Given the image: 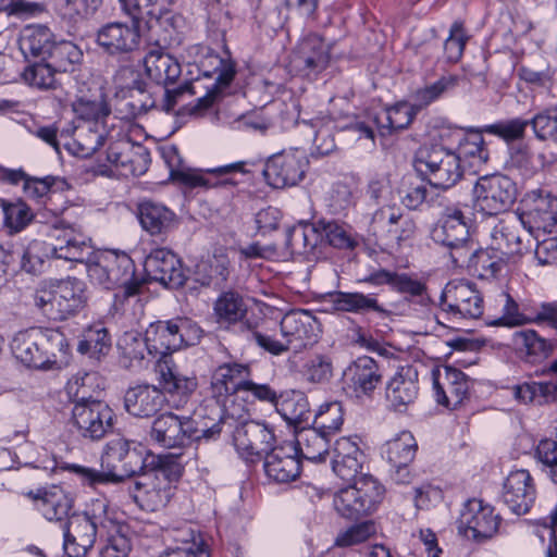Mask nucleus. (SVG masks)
Segmentation results:
<instances>
[{
  "instance_id": "obj_61",
  "label": "nucleus",
  "mask_w": 557,
  "mask_h": 557,
  "mask_svg": "<svg viewBox=\"0 0 557 557\" xmlns=\"http://www.w3.org/2000/svg\"><path fill=\"white\" fill-rule=\"evenodd\" d=\"M0 207L4 218V225L10 228V232H21L34 219L30 208L22 200L9 202L0 199Z\"/></svg>"
},
{
  "instance_id": "obj_35",
  "label": "nucleus",
  "mask_w": 557,
  "mask_h": 557,
  "mask_svg": "<svg viewBox=\"0 0 557 557\" xmlns=\"http://www.w3.org/2000/svg\"><path fill=\"white\" fill-rule=\"evenodd\" d=\"M165 401L164 393L149 384L129 387L124 396V406L134 417L148 418L162 409Z\"/></svg>"
},
{
  "instance_id": "obj_12",
  "label": "nucleus",
  "mask_w": 557,
  "mask_h": 557,
  "mask_svg": "<svg viewBox=\"0 0 557 557\" xmlns=\"http://www.w3.org/2000/svg\"><path fill=\"white\" fill-rule=\"evenodd\" d=\"M516 196L515 182L502 174L482 176L473 187L474 207L487 215L507 211L515 202Z\"/></svg>"
},
{
  "instance_id": "obj_40",
  "label": "nucleus",
  "mask_w": 557,
  "mask_h": 557,
  "mask_svg": "<svg viewBox=\"0 0 557 557\" xmlns=\"http://www.w3.org/2000/svg\"><path fill=\"white\" fill-rule=\"evenodd\" d=\"M141 227L152 236L164 235L175 225V213L162 203L145 200L138 206Z\"/></svg>"
},
{
  "instance_id": "obj_38",
  "label": "nucleus",
  "mask_w": 557,
  "mask_h": 557,
  "mask_svg": "<svg viewBox=\"0 0 557 557\" xmlns=\"http://www.w3.org/2000/svg\"><path fill=\"white\" fill-rule=\"evenodd\" d=\"M327 301L333 311L354 314H367L370 312L381 315L387 314V310L379 302L375 294L337 290L327 295Z\"/></svg>"
},
{
  "instance_id": "obj_14",
  "label": "nucleus",
  "mask_w": 557,
  "mask_h": 557,
  "mask_svg": "<svg viewBox=\"0 0 557 557\" xmlns=\"http://www.w3.org/2000/svg\"><path fill=\"white\" fill-rule=\"evenodd\" d=\"M208 414H197L196 417H187V425L189 428L188 435L190 444L199 440L216 438L223 426L232 429L245 414L244 405H221L207 406Z\"/></svg>"
},
{
  "instance_id": "obj_49",
  "label": "nucleus",
  "mask_w": 557,
  "mask_h": 557,
  "mask_svg": "<svg viewBox=\"0 0 557 557\" xmlns=\"http://www.w3.org/2000/svg\"><path fill=\"white\" fill-rule=\"evenodd\" d=\"M330 435L317 430L305 429L297 435V448L301 456L310 461L321 462L329 454Z\"/></svg>"
},
{
  "instance_id": "obj_4",
  "label": "nucleus",
  "mask_w": 557,
  "mask_h": 557,
  "mask_svg": "<svg viewBox=\"0 0 557 557\" xmlns=\"http://www.w3.org/2000/svg\"><path fill=\"white\" fill-rule=\"evenodd\" d=\"M10 347L14 358L26 368L49 370L57 363V351L66 347V339L58 330L30 327L16 333Z\"/></svg>"
},
{
  "instance_id": "obj_37",
  "label": "nucleus",
  "mask_w": 557,
  "mask_h": 557,
  "mask_svg": "<svg viewBox=\"0 0 557 557\" xmlns=\"http://www.w3.org/2000/svg\"><path fill=\"white\" fill-rule=\"evenodd\" d=\"M72 108L76 122L103 121L111 112L101 87L96 83L78 89Z\"/></svg>"
},
{
  "instance_id": "obj_9",
  "label": "nucleus",
  "mask_w": 557,
  "mask_h": 557,
  "mask_svg": "<svg viewBox=\"0 0 557 557\" xmlns=\"http://www.w3.org/2000/svg\"><path fill=\"white\" fill-rule=\"evenodd\" d=\"M435 244L449 249L454 262L469 256V247L474 246L470 236L469 221L459 206L446 207L431 230Z\"/></svg>"
},
{
  "instance_id": "obj_62",
  "label": "nucleus",
  "mask_w": 557,
  "mask_h": 557,
  "mask_svg": "<svg viewBox=\"0 0 557 557\" xmlns=\"http://www.w3.org/2000/svg\"><path fill=\"white\" fill-rule=\"evenodd\" d=\"M199 67L206 76L216 74V83L226 87L231 84L235 76V65L230 60H224L220 55L208 51L200 61Z\"/></svg>"
},
{
  "instance_id": "obj_56",
  "label": "nucleus",
  "mask_w": 557,
  "mask_h": 557,
  "mask_svg": "<svg viewBox=\"0 0 557 557\" xmlns=\"http://www.w3.org/2000/svg\"><path fill=\"white\" fill-rule=\"evenodd\" d=\"M119 347L122 351V361L126 368L140 367L146 355H149L146 335L143 337L136 332L125 333L119 342Z\"/></svg>"
},
{
  "instance_id": "obj_48",
  "label": "nucleus",
  "mask_w": 557,
  "mask_h": 557,
  "mask_svg": "<svg viewBox=\"0 0 557 557\" xmlns=\"http://www.w3.org/2000/svg\"><path fill=\"white\" fill-rule=\"evenodd\" d=\"M417 114L418 110L412 103L399 101L376 115L374 122L382 131L392 133L407 128Z\"/></svg>"
},
{
  "instance_id": "obj_28",
  "label": "nucleus",
  "mask_w": 557,
  "mask_h": 557,
  "mask_svg": "<svg viewBox=\"0 0 557 557\" xmlns=\"http://www.w3.org/2000/svg\"><path fill=\"white\" fill-rule=\"evenodd\" d=\"M263 468L267 476L276 483H288L296 480L301 472L297 446L290 442L275 446L267 455Z\"/></svg>"
},
{
  "instance_id": "obj_3",
  "label": "nucleus",
  "mask_w": 557,
  "mask_h": 557,
  "mask_svg": "<svg viewBox=\"0 0 557 557\" xmlns=\"http://www.w3.org/2000/svg\"><path fill=\"white\" fill-rule=\"evenodd\" d=\"M150 469L139 475L131 496L146 511L163 509L173 497L182 467L172 455L152 456Z\"/></svg>"
},
{
  "instance_id": "obj_53",
  "label": "nucleus",
  "mask_w": 557,
  "mask_h": 557,
  "mask_svg": "<svg viewBox=\"0 0 557 557\" xmlns=\"http://www.w3.org/2000/svg\"><path fill=\"white\" fill-rule=\"evenodd\" d=\"M213 312L219 323L235 324L246 314V305L239 294L225 292L214 301Z\"/></svg>"
},
{
  "instance_id": "obj_8",
  "label": "nucleus",
  "mask_w": 557,
  "mask_h": 557,
  "mask_svg": "<svg viewBox=\"0 0 557 557\" xmlns=\"http://www.w3.org/2000/svg\"><path fill=\"white\" fill-rule=\"evenodd\" d=\"M383 497V487L371 475H360L348 486L339 488L333 496L336 512L348 520H358L372 515Z\"/></svg>"
},
{
  "instance_id": "obj_59",
  "label": "nucleus",
  "mask_w": 557,
  "mask_h": 557,
  "mask_svg": "<svg viewBox=\"0 0 557 557\" xmlns=\"http://www.w3.org/2000/svg\"><path fill=\"white\" fill-rule=\"evenodd\" d=\"M58 73L59 72L51 66L47 60H41L40 62L28 65L24 70L22 77L24 82L32 87L48 90L57 87L58 82L55 75Z\"/></svg>"
},
{
  "instance_id": "obj_23",
  "label": "nucleus",
  "mask_w": 557,
  "mask_h": 557,
  "mask_svg": "<svg viewBox=\"0 0 557 557\" xmlns=\"http://www.w3.org/2000/svg\"><path fill=\"white\" fill-rule=\"evenodd\" d=\"M382 379L379 363L369 356L358 357L343 373L344 388L357 398L371 397Z\"/></svg>"
},
{
  "instance_id": "obj_41",
  "label": "nucleus",
  "mask_w": 557,
  "mask_h": 557,
  "mask_svg": "<svg viewBox=\"0 0 557 557\" xmlns=\"http://www.w3.org/2000/svg\"><path fill=\"white\" fill-rule=\"evenodd\" d=\"M144 65L149 78L164 87L174 84L182 72L178 61L160 49L150 50L144 58Z\"/></svg>"
},
{
  "instance_id": "obj_10",
  "label": "nucleus",
  "mask_w": 557,
  "mask_h": 557,
  "mask_svg": "<svg viewBox=\"0 0 557 557\" xmlns=\"http://www.w3.org/2000/svg\"><path fill=\"white\" fill-rule=\"evenodd\" d=\"M248 411L235 423L233 430V443L238 455L247 462H258L265 459L267 455L275 447L273 429L259 421L248 420Z\"/></svg>"
},
{
  "instance_id": "obj_60",
  "label": "nucleus",
  "mask_w": 557,
  "mask_h": 557,
  "mask_svg": "<svg viewBox=\"0 0 557 557\" xmlns=\"http://www.w3.org/2000/svg\"><path fill=\"white\" fill-rule=\"evenodd\" d=\"M393 290L406 295V298L421 307H429L431 298L424 282L406 273H398L394 282Z\"/></svg>"
},
{
  "instance_id": "obj_52",
  "label": "nucleus",
  "mask_w": 557,
  "mask_h": 557,
  "mask_svg": "<svg viewBox=\"0 0 557 557\" xmlns=\"http://www.w3.org/2000/svg\"><path fill=\"white\" fill-rule=\"evenodd\" d=\"M418 449L417 442L410 432H403L388 441L384 446V455L391 467L409 466Z\"/></svg>"
},
{
  "instance_id": "obj_7",
  "label": "nucleus",
  "mask_w": 557,
  "mask_h": 557,
  "mask_svg": "<svg viewBox=\"0 0 557 557\" xmlns=\"http://www.w3.org/2000/svg\"><path fill=\"white\" fill-rule=\"evenodd\" d=\"M413 165L430 185L441 189L455 186L463 174L460 156L442 145L419 148Z\"/></svg>"
},
{
  "instance_id": "obj_25",
  "label": "nucleus",
  "mask_w": 557,
  "mask_h": 557,
  "mask_svg": "<svg viewBox=\"0 0 557 557\" xmlns=\"http://www.w3.org/2000/svg\"><path fill=\"white\" fill-rule=\"evenodd\" d=\"M107 160L123 176H140L149 168L150 153L143 145L134 144L128 138H121L110 143Z\"/></svg>"
},
{
  "instance_id": "obj_54",
  "label": "nucleus",
  "mask_w": 557,
  "mask_h": 557,
  "mask_svg": "<svg viewBox=\"0 0 557 557\" xmlns=\"http://www.w3.org/2000/svg\"><path fill=\"white\" fill-rule=\"evenodd\" d=\"M83 58L82 50L72 41H54L50 49L47 61L59 73L73 72Z\"/></svg>"
},
{
  "instance_id": "obj_42",
  "label": "nucleus",
  "mask_w": 557,
  "mask_h": 557,
  "mask_svg": "<svg viewBox=\"0 0 557 557\" xmlns=\"http://www.w3.org/2000/svg\"><path fill=\"white\" fill-rule=\"evenodd\" d=\"M173 325V320L158 321L151 323L145 332L149 356L158 358V361L172 359L171 352L178 349Z\"/></svg>"
},
{
  "instance_id": "obj_44",
  "label": "nucleus",
  "mask_w": 557,
  "mask_h": 557,
  "mask_svg": "<svg viewBox=\"0 0 557 557\" xmlns=\"http://www.w3.org/2000/svg\"><path fill=\"white\" fill-rule=\"evenodd\" d=\"M512 343L520 350H524L530 362H540L553 356L557 349V342L547 339L534 330H522L512 334Z\"/></svg>"
},
{
  "instance_id": "obj_45",
  "label": "nucleus",
  "mask_w": 557,
  "mask_h": 557,
  "mask_svg": "<svg viewBox=\"0 0 557 557\" xmlns=\"http://www.w3.org/2000/svg\"><path fill=\"white\" fill-rule=\"evenodd\" d=\"M111 347L112 338L109 330L102 322H96L84 329L77 350L91 359L100 360L110 352Z\"/></svg>"
},
{
  "instance_id": "obj_6",
  "label": "nucleus",
  "mask_w": 557,
  "mask_h": 557,
  "mask_svg": "<svg viewBox=\"0 0 557 557\" xmlns=\"http://www.w3.org/2000/svg\"><path fill=\"white\" fill-rule=\"evenodd\" d=\"M86 269L91 282L106 289L120 288L125 298L137 295L143 286V282L135 276L134 261L124 252L92 253L86 260Z\"/></svg>"
},
{
  "instance_id": "obj_2",
  "label": "nucleus",
  "mask_w": 557,
  "mask_h": 557,
  "mask_svg": "<svg viewBox=\"0 0 557 557\" xmlns=\"http://www.w3.org/2000/svg\"><path fill=\"white\" fill-rule=\"evenodd\" d=\"M115 512L107 498L91 499L83 512H73L63 523L64 550L67 557H86L97 537L112 525Z\"/></svg>"
},
{
  "instance_id": "obj_36",
  "label": "nucleus",
  "mask_w": 557,
  "mask_h": 557,
  "mask_svg": "<svg viewBox=\"0 0 557 557\" xmlns=\"http://www.w3.org/2000/svg\"><path fill=\"white\" fill-rule=\"evenodd\" d=\"M469 377L460 370L446 367L443 381L434 377L433 389L436 401L447 408H456L467 397Z\"/></svg>"
},
{
  "instance_id": "obj_24",
  "label": "nucleus",
  "mask_w": 557,
  "mask_h": 557,
  "mask_svg": "<svg viewBox=\"0 0 557 557\" xmlns=\"http://www.w3.org/2000/svg\"><path fill=\"white\" fill-rule=\"evenodd\" d=\"M330 60V46L318 34H309L297 45L290 63L305 76L315 77L329 66Z\"/></svg>"
},
{
  "instance_id": "obj_58",
  "label": "nucleus",
  "mask_w": 557,
  "mask_h": 557,
  "mask_svg": "<svg viewBox=\"0 0 557 557\" xmlns=\"http://www.w3.org/2000/svg\"><path fill=\"white\" fill-rule=\"evenodd\" d=\"M499 301L503 305V313L499 318L490 321V325L512 327L530 323L531 308L527 306L520 308L518 302L506 293L499 295Z\"/></svg>"
},
{
  "instance_id": "obj_13",
  "label": "nucleus",
  "mask_w": 557,
  "mask_h": 557,
  "mask_svg": "<svg viewBox=\"0 0 557 557\" xmlns=\"http://www.w3.org/2000/svg\"><path fill=\"white\" fill-rule=\"evenodd\" d=\"M517 214L530 233H550L557 225V197L542 188L529 190L521 199Z\"/></svg>"
},
{
  "instance_id": "obj_26",
  "label": "nucleus",
  "mask_w": 557,
  "mask_h": 557,
  "mask_svg": "<svg viewBox=\"0 0 557 557\" xmlns=\"http://www.w3.org/2000/svg\"><path fill=\"white\" fill-rule=\"evenodd\" d=\"M145 271L156 282L170 287L178 288L184 285L186 275L181 260L166 248H157L146 258Z\"/></svg>"
},
{
  "instance_id": "obj_29",
  "label": "nucleus",
  "mask_w": 557,
  "mask_h": 557,
  "mask_svg": "<svg viewBox=\"0 0 557 557\" xmlns=\"http://www.w3.org/2000/svg\"><path fill=\"white\" fill-rule=\"evenodd\" d=\"M27 496L34 500L36 509L45 519L60 523L61 528L72 515L70 512L74 500L61 486L51 485L36 492L30 491Z\"/></svg>"
},
{
  "instance_id": "obj_47",
  "label": "nucleus",
  "mask_w": 557,
  "mask_h": 557,
  "mask_svg": "<svg viewBox=\"0 0 557 557\" xmlns=\"http://www.w3.org/2000/svg\"><path fill=\"white\" fill-rule=\"evenodd\" d=\"M49 244L45 242L34 240L26 248L16 247L15 251H12L4 257L3 262L7 265L18 262L21 269L28 273H36L40 271L45 258L49 257Z\"/></svg>"
},
{
  "instance_id": "obj_11",
  "label": "nucleus",
  "mask_w": 557,
  "mask_h": 557,
  "mask_svg": "<svg viewBox=\"0 0 557 557\" xmlns=\"http://www.w3.org/2000/svg\"><path fill=\"white\" fill-rule=\"evenodd\" d=\"M113 419L114 412L107 403L86 397L85 392L72 408L73 426L81 436L91 441H99L112 431Z\"/></svg>"
},
{
  "instance_id": "obj_22",
  "label": "nucleus",
  "mask_w": 557,
  "mask_h": 557,
  "mask_svg": "<svg viewBox=\"0 0 557 557\" xmlns=\"http://www.w3.org/2000/svg\"><path fill=\"white\" fill-rule=\"evenodd\" d=\"M157 371L169 404L175 409L184 408L198 387L196 375L182 373L173 359L158 361Z\"/></svg>"
},
{
  "instance_id": "obj_39",
  "label": "nucleus",
  "mask_w": 557,
  "mask_h": 557,
  "mask_svg": "<svg viewBox=\"0 0 557 557\" xmlns=\"http://www.w3.org/2000/svg\"><path fill=\"white\" fill-rule=\"evenodd\" d=\"M91 247L88 239L72 227L62 230L55 236L54 243L49 244V251L52 257L73 262H86L91 257Z\"/></svg>"
},
{
  "instance_id": "obj_43",
  "label": "nucleus",
  "mask_w": 557,
  "mask_h": 557,
  "mask_svg": "<svg viewBox=\"0 0 557 557\" xmlns=\"http://www.w3.org/2000/svg\"><path fill=\"white\" fill-rule=\"evenodd\" d=\"M54 41V35L47 26L28 25L21 32L18 46L26 59L33 57L47 60Z\"/></svg>"
},
{
  "instance_id": "obj_46",
  "label": "nucleus",
  "mask_w": 557,
  "mask_h": 557,
  "mask_svg": "<svg viewBox=\"0 0 557 557\" xmlns=\"http://www.w3.org/2000/svg\"><path fill=\"white\" fill-rule=\"evenodd\" d=\"M103 0H55V14L69 25L91 18L102 7Z\"/></svg>"
},
{
  "instance_id": "obj_20",
  "label": "nucleus",
  "mask_w": 557,
  "mask_h": 557,
  "mask_svg": "<svg viewBox=\"0 0 557 557\" xmlns=\"http://www.w3.org/2000/svg\"><path fill=\"white\" fill-rule=\"evenodd\" d=\"M533 236L534 233L523 228L519 216L499 221L491 234L492 245L513 263L530 251Z\"/></svg>"
},
{
  "instance_id": "obj_57",
  "label": "nucleus",
  "mask_w": 557,
  "mask_h": 557,
  "mask_svg": "<svg viewBox=\"0 0 557 557\" xmlns=\"http://www.w3.org/2000/svg\"><path fill=\"white\" fill-rule=\"evenodd\" d=\"M458 84L456 75L442 76L433 84L419 88L412 95V104L420 112L435 100L440 99L445 92L454 89Z\"/></svg>"
},
{
  "instance_id": "obj_63",
  "label": "nucleus",
  "mask_w": 557,
  "mask_h": 557,
  "mask_svg": "<svg viewBox=\"0 0 557 557\" xmlns=\"http://www.w3.org/2000/svg\"><path fill=\"white\" fill-rule=\"evenodd\" d=\"M343 416L341 403H325L319 407V410L314 414L313 426L331 436L339 431L344 421Z\"/></svg>"
},
{
  "instance_id": "obj_16",
  "label": "nucleus",
  "mask_w": 557,
  "mask_h": 557,
  "mask_svg": "<svg viewBox=\"0 0 557 557\" xmlns=\"http://www.w3.org/2000/svg\"><path fill=\"white\" fill-rule=\"evenodd\" d=\"M499 521V516L494 513L492 506L473 498L465 503L457 520V529L465 537L482 542L497 533Z\"/></svg>"
},
{
  "instance_id": "obj_32",
  "label": "nucleus",
  "mask_w": 557,
  "mask_h": 557,
  "mask_svg": "<svg viewBox=\"0 0 557 557\" xmlns=\"http://www.w3.org/2000/svg\"><path fill=\"white\" fill-rule=\"evenodd\" d=\"M314 318L306 310L290 311L281 320V334L289 349L299 352L315 341Z\"/></svg>"
},
{
  "instance_id": "obj_27",
  "label": "nucleus",
  "mask_w": 557,
  "mask_h": 557,
  "mask_svg": "<svg viewBox=\"0 0 557 557\" xmlns=\"http://www.w3.org/2000/svg\"><path fill=\"white\" fill-rule=\"evenodd\" d=\"M536 497L533 479L528 470L511 471L504 481L502 498L516 515H524L532 507Z\"/></svg>"
},
{
  "instance_id": "obj_21",
  "label": "nucleus",
  "mask_w": 557,
  "mask_h": 557,
  "mask_svg": "<svg viewBox=\"0 0 557 557\" xmlns=\"http://www.w3.org/2000/svg\"><path fill=\"white\" fill-rule=\"evenodd\" d=\"M248 163L246 161H238L226 165L207 169H185V170H171L174 180L189 188H215L235 186L237 183L231 177L234 173L247 174L250 171L246 169Z\"/></svg>"
},
{
  "instance_id": "obj_55",
  "label": "nucleus",
  "mask_w": 557,
  "mask_h": 557,
  "mask_svg": "<svg viewBox=\"0 0 557 557\" xmlns=\"http://www.w3.org/2000/svg\"><path fill=\"white\" fill-rule=\"evenodd\" d=\"M112 525L103 532V545L100 549V557H127L132 544L125 534V527L117 522L116 517L112 518Z\"/></svg>"
},
{
  "instance_id": "obj_64",
  "label": "nucleus",
  "mask_w": 557,
  "mask_h": 557,
  "mask_svg": "<svg viewBox=\"0 0 557 557\" xmlns=\"http://www.w3.org/2000/svg\"><path fill=\"white\" fill-rule=\"evenodd\" d=\"M529 122L539 140L557 141V107L540 111Z\"/></svg>"
},
{
  "instance_id": "obj_30",
  "label": "nucleus",
  "mask_w": 557,
  "mask_h": 557,
  "mask_svg": "<svg viewBox=\"0 0 557 557\" xmlns=\"http://www.w3.org/2000/svg\"><path fill=\"white\" fill-rule=\"evenodd\" d=\"M386 401L389 409L404 413L419 396L418 371L413 367H403L386 385Z\"/></svg>"
},
{
  "instance_id": "obj_33",
  "label": "nucleus",
  "mask_w": 557,
  "mask_h": 557,
  "mask_svg": "<svg viewBox=\"0 0 557 557\" xmlns=\"http://www.w3.org/2000/svg\"><path fill=\"white\" fill-rule=\"evenodd\" d=\"M107 139L103 121H79L72 129V141L66 144L67 150L76 157L89 158Z\"/></svg>"
},
{
  "instance_id": "obj_5",
  "label": "nucleus",
  "mask_w": 557,
  "mask_h": 557,
  "mask_svg": "<svg viewBox=\"0 0 557 557\" xmlns=\"http://www.w3.org/2000/svg\"><path fill=\"white\" fill-rule=\"evenodd\" d=\"M33 297L34 305L52 320H65L76 314L88 300L86 284L76 277L41 282Z\"/></svg>"
},
{
  "instance_id": "obj_50",
  "label": "nucleus",
  "mask_w": 557,
  "mask_h": 557,
  "mask_svg": "<svg viewBox=\"0 0 557 557\" xmlns=\"http://www.w3.org/2000/svg\"><path fill=\"white\" fill-rule=\"evenodd\" d=\"M317 228L320 243L325 240L330 246L338 249H354L358 245L351 228L346 224L321 219L317 221Z\"/></svg>"
},
{
  "instance_id": "obj_31",
  "label": "nucleus",
  "mask_w": 557,
  "mask_h": 557,
  "mask_svg": "<svg viewBox=\"0 0 557 557\" xmlns=\"http://www.w3.org/2000/svg\"><path fill=\"white\" fill-rule=\"evenodd\" d=\"M188 431L187 417L164 412L154 419L150 437L164 448H183L190 445Z\"/></svg>"
},
{
  "instance_id": "obj_1",
  "label": "nucleus",
  "mask_w": 557,
  "mask_h": 557,
  "mask_svg": "<svg viewBox=\"0 0 557 557\" xmlns=\"http://www.w3.org/2000/svg\"><path fill=\"white\" fill-rule=\"evenodd\" d=\"M146 461L139 449L131 447L128 441L117 438L107 444V449L101 457V470L76 463H64L61 468L77 475L83 483L96 485L117 483L137 475L149 466Z\"/></svg>"
},
{
  "instance_id": "obj_51",
  "label": "nucleus",
  "mask_w": 557,
  "mask_h": 557,
  "mask_svg": "<svg viewBox=\"0 0 557 557\" xmlns=\"http://www.w3.org/2000/svg\"><path fill=\"white\" fill-rule=\"evenodd\" d=\"M320 235L317 221L312 224H298L287 230L285 245L295 255H307L318 246Z\"/></svg>"
},
{
  "instance_id": "obj_15",
  "label": "nucleus",
  "mask_w": 557,
  "mask_h": 557,
  "mask_svg": "<svg viewBox=\"0 0 557 557\" xmlns=\"http://www.w3.org/2000/svg\"><path fill=\"white\" fill-rule=\"evenodd\" d=\"M441 308L454 318L478 319L483 314L484 302L475 285L468 281H450L441 295Z\"/></svg>"
},
{
  "instance_id": "obj_19",
  "label": "nucleus",
  "mask_w": 557,
  "mask_h": 557,
  "mask_svg": "<svg viewBox=\"0 0 557 557\" xmlns=\"http://www.w3.org/2000/svg\"><path fill=\"white\" fill-rule=\"evenodd\" d=\"M250 377V364L242 362H224L211 376V395L216 404L237 405L236 394L244 392L247 379Z\"/></svg>"
},
{
  "instance_id": "obj_18",
  "label": "nucleus",
  "mask_w": 557,
  "mask_h": 557,
  "mask_svg": "<svg viewBox=\"0 0 557 557\" xmlns=\"http://www.w3.org/2000/svg\"><path fill=\"white\" fill-rule=\"evenodd\" d=\"M308 165L304 151L281 152L269 158L263 176L273 188L292 187L302 181Z\"/></svg>"
},
{
  "instance_id": "obj_17",
  "label": "nucleus",
  "mask_w": 557,
  "mask_h": 557,
  "mask_svg": "<svg viewBox=\"0 0 557 557\" xmlns=\"http://www.w3.org/2000/svg\"><path fill=\"white\" fill-rule=\"evenodd\" d=\"M96 42L109 55H129L140 47V23L134 20L107 23L97 30Z\"/></svg>"
},
{
  "instance_id": "obj_34",
  "label": "nucleus",
  "mask_w": 557,
  "mask_h": 557,
  "mask_svg": "<svg viewBox=\"0 0 557 557\" xmlns=\"http://www.w3.org/2000/svg\"><path fill=\"white\" fill-rule=\"evenodd\" d=\"M467 268L483 280L496 277L510 263L492 244L485 249L469 247V256L455 262Z\"/></svg>"
}]
</instances>
